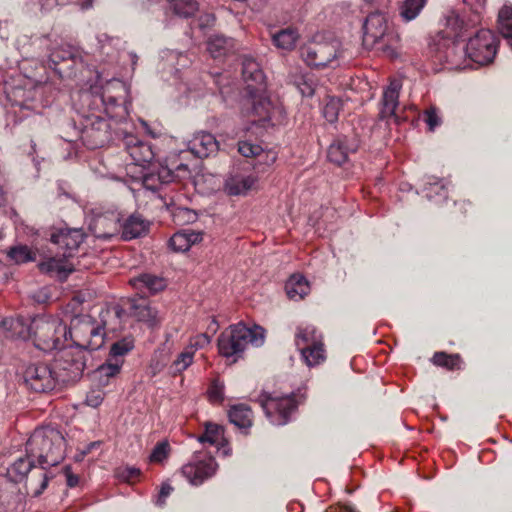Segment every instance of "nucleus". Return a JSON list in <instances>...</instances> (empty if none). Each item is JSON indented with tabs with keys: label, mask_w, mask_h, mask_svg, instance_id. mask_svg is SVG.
Listing matches in <instances>:
<instances>
[{
	"label": "nucleus",
	"mask_w": 512,
	"mask_h": 512,
	"mask_svg": "<svg viewBox=\"0 0 512 512\" xmlns=\"http://www.w3.org/2000/svg\"><path fill=\"white\" fill-rule=\"evenodd\" d=\"M178 158L180 159L179 163H177L175 156H171L169 158V167L172 169L173 172L176 171L178 173L177 176L179 177L189 174V166L187 163L184 162L188 159V157L186 159H183L178 155Z\"/></svg>",
	"instance_id": "bf43d9fd"
},
{
	"label": "nucleus",
	"mask_w": 512,
	"mask_h": 512,
	"mask_svg": "<svg viewBox=\"0 0 512 512\" xmlns=\"http://www.w3.org/2000/svg\"><path fill=\"white\" fill-rule=\"evenodd\" d=\"M170 248L175 252H185L190 249L186 234L182 231L176 232L169 240Z\"/></svg>",
	"instance_id": "603ef678"
},
{
	"label": "nucleus",
	"mask_w": 512,
	"mask_h": 512,
	"mask_svg": "<svg viewBox=\"0 0 512 512\" xmlns=\"http://www.w3.org/2000/svg\"><path fill=\"white\" fill-rule=\"evenodd\" d=\"M255 177L235 175L226 180L225 189L229 195H241L248 192L255 184Z\"/></svg>",
	"instance_id": "f704fd0d"
},
{
	"label": "nucleus",
	"mask_w": 512,
	"mask_h": 512,
	"mask_svg": "<svg viewBox=\"0 0 512 512\" xmlns=\"http://www.w3.org/2000/svg\"><path fill=\"white\" fill-rule=\"evenodd\" d=\"M358 147L359 143L356 139L346 136L338 137L330 144L327 158L332 163L342 165L348 160L349 154L356 152Z\"/></svg>",
	"instance_id": "b1692460"
},
{
	"label": "nucleus",
	"mask_w": 512,
	"mask_h": 512,
	"mask_svg": "<svg viewBox=\"0 0 512 512\" xmlns=\"http://www.w3.org/2000/svg\"><path fill=\"white\" fill-rule=\"evenodd\" d=\"M480 14V12L472 11L470 16H466L451 10L445 16V25L451 29L455 37H462L480 23Z\"/></svg>",
	"instance_id": "5701e85b"
},
{
	"label": "nucleus",
	"mask_w": 512,
	"mask_h": 512,
	"mask_svg": "<svg viewBox=\"0 0 512 512\" xmlns=\"http://www.w3.org/2000/svg\"><path fill=\"white\" fill-rule=\"evenodd\" d=\"M33 458H19L7 470V477L13 483L22 482L33 467Z\"/></svg>",
	"instance_id": "58836bf2"
},
{
	"label": "nucleus",
	"mask_w": 512,
	"mask_h": 512,
	"mask_svg": "<svg viewBox=\"0 0 512 512\" xmlns=\"http://www.w3.org/2000/svg\"><path fill=\"white\" fill-rule=\"evenodd\" d=\"M182 232L186 234L189 247H191L193 244L199 243L202 240L201 232L192 230H182Z\"/></svg>",
	"instance_id": "0e129e2a"
},
{
	"label": "nucleus",
	"mask_w": 512,
	"mask_h": 512,
	"mask_svg": "<svg viewBox=\"0 0 512 512\" xmlns=\"http://www.w3.org/2000/svg\"><path fill=\"white\" fill-rule=\"evenodd\" d=\"M169 451L170 445L167 441L157 443L151 452L150 461L158 463L162 462L167 458Z\"/></svg>",
	"instance_id": "864d4df0"
},
{
	"label": "nucleus",
	"mask_w": 512,
	"mask_h": 512,
	"mask_svg": "<svg viewBox=\"0 0 512 512\" xmlns=\"http://www.w3.org/2000/svg\"><path fill=\"white\" fill-rule=\"evenodd\" d=\"M402 88V83L399 79H393L385 88L382 96V106L379 112V118L386 120L387 123L393 121L398 124L400 121L399 116L396 114V109L399 104V94Z\"/></svg>",
	"instance_id": "412c9836"
},
{
	"label": "nucleus",
	"mask_w": 512,
	"mask_h": 512,
	"mask_svg": "<svg viewBox=\"0 0 512 512\" xmlns=\"http://www.w3.org/2000/svg\"><path fill=\"white\" fill-rule=\"evenodd\" d=\"M498 30L512 48V5L505 4L498 13Z\"/></svg>",
	"instance_id": "ea45409f"
},
{
	"label": "nucleus",
	"mask_w": 512,
	"mask_h": 512,
	"mask_svg": "<svg viewBox=\"0 0 512 512\" xmlns=\"http://www.w3.org/2000/svg\"><path fill=\"white\" fill-rule=\"evenodd\" d=\"M208 398L213 403H220L224 399V385L218 381H214L209 387Z\"/></svg>",
	"instance_id": "6e6d98bb"
},
{
	"label": "nucleus",
	"mask_w": 512,
	"mask_h": 512,
	"mask_svg": "<svg viewBox=\"0 0 512 512\" xmlns=\"http://www.w3.org/2000/svg\"><path fill=\"white\" fill-rule=\"evenodd\" d=\"M302 96L311 97L315 92V84L311 78L302 77L297 83Z\"/></svg>",
	"instance_id": "052dcab7"
},
{
	"label": "nucleus",
	"mask_w": 512,
	"mask_h": 512,
	"mask_svg": "<svg viewBox=\"0 0 512 512\" xmlns=\"http://www.w3.org/2000/svg\"><path fill=\"white\" fill-rule=\"evenodd\" d=\"M71 62H74V53L69 48L61 47L50 53L48 66L53 70V73L57 74L59 77H63L65 71L60 65L64 64L67 68H70L69 63Z\"/></svg>",
	"instance_id": "2f4dec72"
},
{
	"label": "nucleus",
	"mask_w": 512,
	"mask_h": 512,
	"mask_svg": "<svg viewBox=\"0 0 512 512\" xmlns=\"http://www.w3.org/2000/svg\"><path fill=\"white\" fill-rule=\"evenodd\" d=\"M87 353L67 343L58 349L55 368L61 383L75 382L81 378L86 367Z\"/></svg>",
	"instance_id": "6e6552de"
},
{
	"label": "nucleus",
	"mask_w": 512,
	"mask_h": 512,
	"mask_svg": "<svg viewBox=\"0 0 512 512\" xmlns=\"http://www.w3.org/2000/svg\"><path fill=\"white\" fill-rule=\"evenodd\" d=\"M363 30V43L366 47L390 57L397 55L400 38L384 13H370L363 24Z\"/></svg>",
	"instance_id": "423d86ee"
},
{
	"label": "nucleus",
	"mask_w": 512,
	"mask_h": 512,
	"mask_svg": "<svg viewBox=\"0 0 512 512\" xmlns=\"http://www.w3.org/2000/svg\"><path fill=\"white\" fill-rule=\"evenodd\" d=\"M465 52L464 47H460L455 41L440 40L430 46L432 58L440 63L449 65V69H457L460 67V59Z\"/></svg>",
	"instance_id": "aec40b11"
},
{
	"label": "nucleus",
	"mask_w": 512,
	"mask_h": 512,
	"mask_svg": "<svg viewBox=\"0 0 512 512\" xmlns=\"http://www.w3.org/2000/svg\"><path fill=\"white\" fill-rule=\"evenodd\" d=\"M69 2L70 0H26L24 8L29 13H35L36 11L47 13L55 7L64 6Z\"/></svg>",
	"instance_id": "37998d69"
},
{
	"label": "nucleus",
	"mask_w": 512,
	"mask_h": 512,
	"mask_svg": "<svg viewBox=\"0 0 512 512\" xmlns=\"http://www.w3.org/2000/svg\"><path fill=\"white\" fill-rule=\"evenodd\" d=\"M285 291L289 299L299 301L310 292L307 279L299 274L292 275L285 284Z\"/></svg>",
	"instance_id": "7c9ffc66"
},
{
	"label": "nucleus",
	"mask_w": 512,
	"mask_h": 512,
	"mask_svg": "<svg viewBox=\"0 0 512 512\" xmlns=\"http://www.w3.org/2000/svg\"><path fill=\"white\" fill-rule=\"evenodd\" d=\"M295 393L284 396H272L269 393H262L259 396V403L263 408L266 417L276 426H283L291 420V415L296 411L299 400Z\"/></svg>",
	"instance_id": "1a4fd4ad"
},
{
	"label": "nucleus",
	"mask_w": 512,
	"mask_h": 512,
	"mask_svg": "<svg viewBox=\"0 0 512 512\" xmlns=\"http://www.w3.org/2000/svg\"><path fill=\"white\" fill-rule=\"evenodd\" d=\"M88 229L96 239L111 240L121 230V215L116 210L93 209L88 221Z\"/></svg>",
	"instance_id": "ddd939ff"
},
{
	"label": "nucleus",
	"mask_w": 512,
	"mask_h": 512,
	"mask_svg": "<svg viewBox=\"0 0 512 512\" xmlns=\"http://www.w3.org/2000/svg\"><path fill=\"white\" fill-rule=\"evenodd\" d=\"M238 151L244 157H253L260 155L263 149L258 144H254L249 141H240L238 143Z\"/></svg>",
	"instance_id": "5fc2aeb1"
},
{
	"label": "nucleus",
	"mask_w": 512,
	"mask_h": 512,
	"mask_svg": "<svg viewBox=\"0 0 512 512\" xmlns=\"http://www.w3.org/2000/svg\"><path fill=\"white\" fill-rule=\"evenodd\" d=\"M264 341L265 330L262 327L257 325L247 327L240 322L231 325L219 335L217 346L221 356L227 359L233 358V362H235L249 344L260 347Z\"/></svg>",
	"instance_id": "39448f33"
},
{
	"label": "nucleus",
	"mask_w": 512,
	"mask_h": 512,
	"mask_svg": "<svg viewBox=\"0 0 512 512\" xmlns=\"http://www.w3.org/2000/svg\"><path fill=\"white\" fill-rule=\"evenodd\" d=\"M224 430L222 426L207 423L204 433L198 437L200 443H209L211 445H219L224 440Z\"/></svg>",
	"instance_id": "49530a36"
},
{
	"label": "nucleus",
	"mask_w": 512,
	"mask_h": 512,
	"mask_svg": "<svg viewBox=\"0 0 512 512\" xmlns=\"http://www.w3.org/2000/svg\"><path fill=\"white\" fill-rule=\"evenodd\" d=\"M24 381L35 392H49L61 382L59 374L44 363L29 365L24 371Z\"/></svg>",
	"instance_id": "4468645a"
},
{
	"label": "nucleus",
	"mask_w": 512,
	"mask_h": 512,
	"mask_svg": "<svg viewBox=\"0 0 512 512\" xmlns=\"http://www.w3.org/2000/svg\"><path fill=\"white\" fill-rule=\"evenodd\" d=\"M423 192L430 201L437 204L444 202L448 197L449 182L436 176H425L423 179Z\"/></svg>",
	"instance_id": "cd10ccee"
},
{
	"label": "nucleus",
	"mask_w": 512,
	"mask_h": 512,
	"mask_svg": "<svg viewBox=\"0 0 512 512\" xmlns=\"http://www.w3.org/2000/svg\"><path fill=\"white\" fill-rule=\"evenodd\" d=\"M171 492H172V487L169 484H163L161 486V489H160V492H159V496H158V499H157V504L158 505L164 504L166 497H168Z\"/></svg>",
	"instance_id": "338daca9"
},
{
	"label": "nucleus",
	"mask_w": 512,
	"mask_h": 512,
	"mask_svg": "<svg viewBox=\"0 0 512 512\" xmlns=\"http://www.w3.org/2000/svg\"><path fill=\"white\" fill-rule=\"evenodd\" d=\"M211 342L210 336L206 333H200L190 339V350L196 351L199 349H203L208 346Z\"/></svg>",
	"instance_id": "13d9d810"
},
{
	"label": "nucleus",
	"mask_w": 512,
	"mask_h": 512,
	"mask_svg": "<svg viewBox=\"0 0 512 512\" xmlns=\"http://www.w3.org/2000/svg\"><path fill=\"white\" fill-rule=\"evenodd\" d=\"M20 69L25 74L19 84H6L5 86L6 98L11 105L34 111L49 105L48 100L41 99L42 93L49 88L46 66L38 61L25 59L22 61Z\"/></svg>",
	"instance_id": "20e7f679"
},
{
	"label": "nucleus",
	"mask_w": 512,
	"mask_h": 512,
	"mask_svg": "<svg viewBox=\"0 0 512 512\" xmlns=\"http://www.w3.org/2000/svg\"><path fill=\"white\" fill-rule=\"evenodd\" d=\"M9 323L13 336L25 341H31L35 348L43 352L60 349L67 341V325L58 316L38 314L29 322L23 318L4 320Z\"/></svg>",
	"instance_id": "f03ea898"
},
{
	"label": "nucleus",
	"mask_w": 512,
	"mask_h": 512,
	"mask_svg": "<svg viewBox=\"0 0 512 512\" xmlns=\"http://www.w3.org/2000/svg\"><path fill=\"white\" fill-rule=\"evenodd\" d=\"M218 468V464L211 456L200 459L195 456L194 459L184 465L181 469L183 476L192 485H201L206 479L212 477Z\"/></svg>",
	"instance_id": "f3484780"
},
{
	"label": "nucleus",
	"mask_w": 512,
	"mask_h": 512,
	"mask_svg": "<svg viewBox=\"0 0 512 512\" xmlns=\"http://www.w3.org/2000/svg\"><path fill=\"white\" fill-rule=\"evenodd\" d=\"M342 103L339 98L331 97L323 108V116L329 123H334L338 119Z\"/></svg>",
	"instance_id": "8fccbe9b"
},
{
	"label": "nucleus",
	"mask_w": 512,
	"mask_h": 512,
	"mask_svg": "<svg viewBox=\"0 0 512 512\" xmlns=\"http://www.w3.org/2000/svg\"><path fill=\"white\" fill-rule=\"evenodd\" d=\"M134 348V339L131 336L124 337L114 342L109 351V358L119 360L124 364V357Z\"/></svg>",
	"instance_id": "c03bdc74"
},
{
	"label": "nucleus",
	"mask_w": 512,
	"mask_h": 512,
	"mask_svg": "<svg viewBox=\"0 0 512 512\" xmlns=\"http://www.w3.org/2000/svg\"><path fill=\"white\" fill-rule=\"evenodd\" d=\"M300 352L309 367L318 365L325 360V350L322 341L312 346H303L300 348Z\"/></svg>",
	"instance_id": "79ce46f5"
},
{
	"label": "nucleus",
	"mask_w": 512,
	"mask_h": 512,
	"mask_svg": "<svg viewBox=\"0 0 512 512\" xmlns=\"http://www.w3.org/2000/svg\"><path fill=\"white\" fill-rule=\"evenodd\" d=\"M129 283L143 296L152 295L162 291L166 287L164 278L150 273H143L130 279Z\"/></svg>",
	"instance_id": "a878e982"
},
{
	"label": "nucleus",
	"mask_w": 512,
	"mask_h": 512,
	"mask_svg": "<svg viewBox=\"0 0 512 512\" xmlns=\"http://www.w3.org/2000/svg\"><path fill=\"white\" fill-rule=\"evenodd\" d=\"M427 0H404L400 6V16L405 21L414 20L422 11Z\"/></svg>",
	"instance_id": "de8ad7c7"
},
{
	"label": "nucleus",
	"mask_w": 512,
	"mask_h": 512,
	"mask_svg": "<svg viewBox=\"0 0 512 512\" xmlns=\"http://www.w3.org/2000/svg\"><path fill=\"white\" fill-rule=\"evenodd\" d=\"M67 259L68 258H64L62 254L60 256L49 257L40 262L39 268L42 272L64 281L73 271V266Z\"/></svg>",
	"instance_id": "bb28decb"
},
{
	"label": "nucleus",
	"mask_w": 512,
	"mask_h": 512,
	"mask_svg": "<svg viewBox=\"0 0 512 512\" xmlns=\"http://www.w3.org/2000/svg\"><path fill=\"white\" fill-rule=\"evenodd\" d=\"M63 473L66 477L67 486L70 488L76 487L79 483V477L72 473L70 466H65L63 468Z\"/></svg>",
	"instance_id": "680f3d73"
},
{
	"label": "nucleus",
	"mask_w": 512,
	"mask_h": 512,
	"mask_svg": "<svg viewBox=\"0 0 512 512\" xmlns=\"http://www.w3.org/2000/svg\"><path fill=\"white\" fill-rule=\"evenodd\" d=\"M433 363L454 370L460 368L461 358L458 354L448 355L445 352H436L433 356Z\"/></svg>",
	"instance_id": "09e8293b"
},
{
	"label": "nucleus",
	"mask_w": 512,
	"mask_h": 512,
	"mask_svg": "<svg viewBox=\"0 0 512 512\" xmlns=\"http://www.w3.org/2000/svg\"><path fill=\"white\" fill-rule=\"evenodd\" d=\"M98 41V60L102 64H107L113 75L117 74L116 68L118 64L125 58H129L134 66L137 62V55L132 52H125V42L120 38L110 37L107 34L97 36ZM112 78H116L112 76Z\"/></svg>",
	"instance_id": "9b49d317"
},
{
	"label": "nucleus",
	"mask_w": 512,
	"mask_h": 512,
	"mask_svg": "<svg viewBox=\"0 0 512 512\" xmlns=\"http://www.w3.org/2000/svg\"><path fill=\"white\" fill-rule=\"evenodd\" d=\"M124 145L127 153L136 165L144 166L155 157L151 144L138 139L134 135L126 134L124 136Z\"/></svg>",
	"instance_id": "4be33fe9"
},
{
	"label": "nucleus",
	"mask_w": 512,
	"mask_h": 512,
	"mask_svg": "<svg viewBox=\"0 0 512 512\" xmlns=\"http://www.w3.org/2000/svg\"><path fill=\"white\" fill-rule=\"evenodd\" d=\"M26 452L29 457L37 459L41 466L30 479V485H33L34 477L39 478V487L33 491V495L37 497L47 488L51 478L46 471L47 467L58 465L65 457V438L55 428H37L26 442Z\"/></svg>",
	"instance_id": "7ed1b4c3"
},
{
	"label": "nucleus",
	"mask_w": 512,
	"mask_h": 512,
	"mask_svg": "<svg viewBox=\"0 0 512 512\" xmlns=\"http://www.w3.org/2000/svg\"><path fill=\"white\" fill-rule=\"evenodd\" d=\"M122 366L121 361L113 360L108 357L107 360L96 369L94 375L101 385H107L111 378L116 377L120 373Z\"/></svg>",
	"instance_id": "4c0bfd02"
},
{
	"label": "nucleus",
	"mask_w": 512,
	"mask_h": 512,
	"mask_svg": "<svg viewBox=\"0 0 512 512\" xmlns=\"http://www.w3.org/2000/svg\"><path fill=\"white\" fill-rule=\"evenodd\" d=\"M8 259L15 264L35 260V253L26 245H16L7 250Z\"/></svg>",
	"instance_id": "a18cd8bd"
},
{
	"label": "nucleus",
	"mask_w": 512,
	"mask_h": 512,
	"mask_svg": "<svg viewBox=\"0 0 512 512\" xmlns=\"http://www.w3.org/2000/svg\"><path fill=\"white\" fill-rule=\"evenodd\" d=\"M229 421L239 429H249L252 426L253 412L244 403L231 406L228 411Z\"/></svg>",
	"instance_id": "c756f323"
},
{
	"label": "nucleus",
	"mask_w": 512,
	"mask_h": 512,
	"mask_svg": "<svg viewBox=\"0 0 512 512\" xmlns=\"http://www.w3.org/2000/svg\"><path fill=\"white\" fill-rule=\"evenodd\" d=\"M198 9L197 0H167L166 13H172L179 18H190Z\"/></svg>",
	"instance_id": "473e14b6"
},
{
	"label": "nucleus",
	"mask_w": 512,
	"mask_h": 512,
	"mask_svg": "<svg viewBox=\"0 0 512 512\" xmlns=\"http://www.w3.org/2000/svg\"><path fill=\"white\" fill-rule=\"evenodd\" d=\"M174 179L175 174L172 169L168 165L159 164L149 168V170L143 175L142 183L146 190L156 193L158 197L168 205L166 199L167 194H163L162 192L174 181Z\"/></svg>",
	"instance_id": "2eb2a0df"
},
{
	"label": "nucleus",
	"mask_w": 512,
	"mask_h": 512,
	"mask_svg": "<svg viewBox=\"0 0 512 512\" xmlns=\"http://www.w3.org/2000/svg\"><path fill=\"white\" fill-rule=\"evenodd\" d=\"M232 38L223 35H213L207 42V50L213 58H220L227 55L233 48Z\"/></svg>",
	"instance_id": "c9c22d12"
},
{
	"label": "nucleus",
	"mask_w": 512,
	"mask_h": 512,
	"mask_svg": "<svg viewBox=\"0 0 512 512\" xmlns=\"http://www.w3.org/2000/svg\"><path fill=\"white\" fill-rule=\"evenodd\" d=\"M321 341L322 335L314 326L308 325L298 328L295 342L299 350L303 346H312Z\"/></svg>",
	"instance_id": "a19ab883"
},
{
	"label": "nucleus",
	"mask_w": 512,
	"mask_h": 512,
	"mask_svg": "<svg viewBox=\"0 0 512 512\" xmlns=\"http://www.w3.org/2000/svg\"><path fill=\"white\" fill-rule=\"evenodd\" d=\"M193 355V350L188 349L180 353L172 363L174 372H182L187 369L193 362Z\"/></svg>",
	"instance_id": "3c124183"
},
{
	"label": "nucleus",
	"mask_w": 512,
	"mask_h": 512,
	"mask_svg": "<svg viewBox=\"0 0 512 512\" xmlns=\"http://www.w3.org/2000/svg\"><path fill=\"white\" fill-rule=\"evenodd\" d=\"M463 2L468 5L472 11L482 12L485 7L486 0H463Z\"/></svg>",
	"instance_id": "69168bd1"
},
{
	"label": "nucleus",
	"mask_w": 512,
	"mask_h": 512,
	"mask_svg": "<svg viewBox=\"0 0 512 512\" xmlns=\"http://www.w3.org/2000/svg\"><path fill=\"white\" fill-rule=\"evenodd\" d=\"M133 315L138 321L146 323L151 328L158 326L162 320L158 310L147 304L133 305Z\"/></svg>",
	"instance_id": "e433bc0d"
},
{
	"label": "nucleus",
	"mask_w": 512,
	"mask_h": 512,
	"mask_svg": "<svg viewBox=\"0 0 512 512\" xmlns=\"http://www.w3.org/2000/svg\"><path fill=\"white\" fill-rule=\"evenodd\" d=\"M300 55L310 67L324 68L330 66L335 68L340 65L339 59L342 57V52L338 49L337 42H312L301 47Z\"/></svg>",
	"instance_id": "9d476101"
},
{
	"label": "nucleus",
	"mask_w": 512,
	"mask_h": 512,
	"mask_svg": "<svg viewBox=\"0 0 512 512\" xmlns=\"http://www.w3.org/2000/svg\"><path fill=\"white\" fill-rule=\"evenodd\" d=\"M149 229V222L139 214H132L121 223L124 240H131L145 235Z\"/></svg>",
	"instance_id": "c85d7f7f"
},
{
	"label": "nucleus",
	"mask_w": 512,
	"mask_h": 512,
	"mask_svg": "<svg viewBox=\"0 0 512 512\" xmlns=\"http://www.w3.org/2000/svg\"><path fill=\"white\" fill-rule=\"evenodd\" d=\"M104 335V328L92 317L78 315L71 319L70 327H67L66 343L87 352L95 351L104 345Z\"/></svg>",
	"instance_id": "0eeeda50"
},
{
	"label": "nucleus",
	"mask_w": 512,
	"mask_h": 512,
	"mask_svg": "<svg viewBox=\"0 0 512 512\" xmlns=\"http://www.w3.org/2000/svg\"><path fill=\"white\" fill-rule=\"evenodd\" d=\"M175 60L182 67H185L187 62H188L187 56L185 54H182V53H179V52H175V51L169 52L168 59H167L169 64L172 65Z\"/></svg>",
	"instance_id": "e2e57ef3"
},
{
	"label": "nucleus",
	"mask_w": 512,
	"mask_h": 512,
	"mask_svg": "<svg viewBox=\"0 0 512 512\" xmlns=\"http://www.w3.org/2000/svg\"><path fill=\"white\" fill-rule=\"evenodd\" d=\"M300 35L297 29L287 27L272 35L273 44L281 50L291 51L295 48Z\"/></svg>",
	"instance_id": "72a5a7b5"
},
{
	"label": "nucleus",
	"mask_w": 512,
	"mask_h": 512,
	"mask_svg": "<svg viewBox=\"0 0 512 512\" xmlns=\"http://www.w3.org/2000/svg\"><path fill=\"white\" fill-rule=\"evenodd\" d=\"M219 149V143L215 136L208 132H199L188 142V149L180 151L179 156L186 159L190 155L198 158H206L215 154Z\"/></svg>",
	"instance_id": "6ab92c4d"
},
{
	"label": "nucleus",
	"mask_w": 512,
	"mask_h": 512,
	"mask_svg": "<svg viewBox=\"0 0 512 512\" xmlns=\"http://www.w3.org/2000/svg\"><path fill=\"white\" fill-rule=\"evenodd\" d=\"M242 75L246 82V90H263L264 73L260 69L259 64L250 57H245L242 61Z\"/></svg>",
	"instance_id": "393cba45"
},
{
	"label": "nucleus",
	"mask_w": 512,
	"mask_h": 512,
	"mask_svg": "<svg viewBox=\"0 0 512 512\" xmlns=\"http://www.w3.org/2000/svg\"><path fill=\"white\" fill-rule=\"evenodd\" d=\"M85 234L82 229L64 228L51 234L50 240L55 244L64 258L74 256L84 241Z\"/></svg>",
	"instance_id": "a211bd4d"
},
{
	"label": "nucleus",
	"mask_w": 512,
	"mask_h": 512,
	"mask_svg": "<svg viewBox=\"0 0 512 512\" xmlns=\"http://www.w3.org/2000/svg\"><path fill=\"white\" fill-rule=\"evenodd\" d=\"M497 52L496 38L491 30H478L471 37L465 47L466 55L479 65H486L493 61Z\"/></svg>",
	"instance_id": "f8f14e48"
},
{
	"label": "nucleus",
	"mask_w": 512,
	"mask_h": 512,
	"mask_svg": "<svg viewBox=\"0 0 512 512\" xmlns=\"http://www.w3.org/2000/svg\"><path fill=\"white\" fill-rule=\"evenodd\" d=\"M33 299L36 302H38V303H45V302H47L48 299H49V295H48L47 289L43 288V289H40L39 291H37L33 295Z\"/></svg>",
	"instance_id": "774afa93"
},
{
	"label": "nucleus",
	"mask_w": 512,
	"mask_h": 512,
	"mask_svg": "<svg viewBox=\"0 0 512 512\" xmlns=\"http://www.w3.org/2000/svg\"><path fill=\"white\" fill-rule=\"evenodd\" d=\"M423 120L427 124L429 131H434L441 123L440 117L434 107L429 108L423 114Z\"/></svg>",
	"instance_id": "4d7b16f0"
},
{
	"label": "nucleus",
	"mask_w": 512,
	"mask_h": 512,
	"mask_svg": "<svg viewBox=\"0 0 512 512\" xmlns=\"http://www.w3.org/2000/svg\"><path fill=\"white\" fill-rule=\"evenodd\" d=\"M263 90H250L248 92L249 97L244 103V114L247 117H252L250 122L253 125L265 126V123L271 119V101L262 96L260 93Z\"/></svg>",
	"instance_id": "dca6fc26"
},
{
	"label": "nucleus",
	"mask_w": 512,
	"mask_h": 512,
	"mask_svg": "<svg viewBox=\"0 0 512 512\" xmlns=\"http://www.w3.org/2000/svg\"><path fill=\"white\" fill-rule=\"evenodd\" d=\"M105 71H97L96 82L80 93L81 140L89 149L101 148L113 139L112 125L103 113L115 120L128 115L129 87L118 78L106 79Z\"/></svg>",
	"instance_id": "f257e3e1"
}]
</instances>
